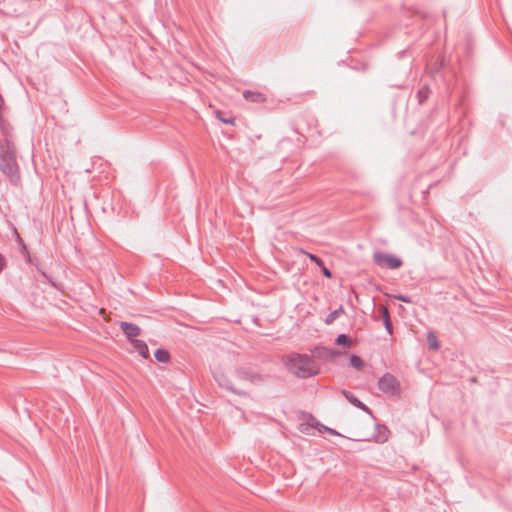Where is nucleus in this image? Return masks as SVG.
I'll return each instance as SVG.
<instances>
[{"label": "nucleus", "mask_w": 512, "mask_h": 512, "mask_svg": "<svg viewBox=\"0 0 512 512\" xmlns=\"http://www.w3.org/2000/svg\"><path fill=\"white\" fill-rule=\"evenodd\" d=\"M0 172L17 187L21 184L20 166L15 145H0Z\"/></svg>", "instance_id": "1"}, {"label": "nucleus", "mask_w": 512, "mask_h": 512, "mask_svg": "<svg viewBox=\"0 0 512 512\" xmlns=\"http://www.w3.org/2000/svg\"><path fill=\"white\" fill-rule=\"evenodd\" d=\"M287 367L298 378L306 379L319 374L320 368L307 354L291 353L287 357Z\"/></svg>", "instance_id": "2"}, {"label": "nucleus", "mask_w": 512, "mask_h": 512, "mask_svg": "<svg viewBox=\"0 0 512 512\" xmlns=\"http://www.w3.org/2000/svg\"><path fill=\"white\" fill-rule=\"evenodd\" d=\"M378 388L388 396L399 395L401 391L399 381L390 373L384 374L379 379Z\"/></svg>", "instance_id": "3"}, {"label": "nucleus", "mask_w": 512, "mask_h": 512, "mask_svg": "<svg viewBox=\"0 0 512 512\" xmlns=\"http://www.w3.org/2000/svg\"><path fill=\"white\" fill-rule=\"evenodd\" d=\"M373 259L375 264L378 266L386 267L389 269H398L403 264L399 257L382 252L375 253Z\"/></svg>", "instance_id": "4"}, {"label": "nucleus", "mask_w": 512, "mask_h": 512, "mask_svg": "<svg viewBox=\"0 0 512 512\" xmlns=\"http://www.w3.org/2000/svg\"><path fill=\"white\" fill-rule=\"evenodd\" d=\"M236 375L240 380L248 381L253 384H259L264 381L263 376L258 373L254 368L249 366H242L236 369Z\"/></svg>", "instance_id": "5"}, {"label": "nucleus", "mask_w": 512, "mask_h": 512, "mask_svg": "<svg viewBox=\"0 0 512 512\" xmlns=\"http://www.w3.org/2000/svg\"><path fill=\"white\" fill-rule=\"evenodd\" d=\"M0 132L2 135L0 145H15L14 128L4 115H0Z\"/></svg>", "instance_id": "6"}, {"label": "nucleus", "mask_w": 512, "mask_h": 512, "mask_svg": "<svg viewBox=\"0 0 512 512\" xmlns=\"http://www.w3.org/2000/svg\"><path fill=\"white\" fill-rule=\"evenodd\" d=\"M311 352L313 357L318 358L324 362H333L336 357L341 355L340 351L324 346H317Z\"/></svg>", "instance_id": "7"}, {"label": "nucleus", "mask_w": 512, "mask_h": 512, "mask_svg": "<svg viewBox=\"0 0 512 512\" xmlns=\"http://www.w3.org/2000/svg\"><path fill=\"white\" fill-rule=\"evenodd\" d=\"M341 393L350 404L361 409L366 414L370 415L374 420H376L372 410L367 405H365L362 401H360L353 393H351L347 390H342Z\"/></svg>", "instance_id": "8"}, {"label": "nucleus", "mask_w": 512, "mask_h": 512, "mask_svg": "<svg viewBox=\"0 0 512 512\" xmlns=\"http://www.w3.org/2000/svg\"><path fill=\"white\" fill-rule=\"evenodd\" d=\"M119 327L130 342L137 339V337L141 334L140 327L131 322L122 321L120 322Z\"/></svg>", "instance_id": "9"}, {"label": "nucleus", "mask_w": 512, "mask_h": 512, "mask_svg": "<svg viewBox=\"0 0 512 512\" xmlns=\"http://www.w3.org/2000/svg\"><path fill=\"white\" fill-rule=\"evenodd\" d=\"M216 381L218 382L219 386L222 388H225V389H227L237 395H240V396H247V393L245 391L236 389L234 387V385L232 384L231 380L229 378H227L225 375L217 376Z\"/></svg>", "instance_id": "10"}, {"label": "nucleus", "mask_w": 512, "mask_h": 512, "mask_svg": "<svg viewBox=\"0 0 512 512\" xmlns=\"http://www.w3.org/2000/svg\"><path fill=\"white\" fill-rule=\"evenodd\" d=\"M243 97L252 103H264L267 98L266 95L259 91L245 90L243 92Z\"/></svg>", "instance_id": "11"}, {"label": "nucleus", "mask_w": 512, "mask_h": 512, "mask_svg": "<svg viewBox=\"0 0 512 512\" xmlns=\"http://www.w3.org/2000/svg\"><path fill=\"white\" fill-rule=\"evenodd\" d=\"M131 344L135 351H137L143 358L149 357V348L145 341L135 339L131 341Z\"/></svg>", "instance_id": "12"}, {"label": "nucleus", "mask_w": 512, "mask_h": 512, "mask_svg": "<svg viewBox=\"0 0 512 512\" xmlns=\"http://www.w3.org/2000/svg\"><path fill=\"white\" fill-rule=\"evenodd\" d=\"M376 429L378 431V433L375 435L376 441L380 443L387 441L389 435V430L387 427L376 424Z\"/></svg>", "instance_id": "13"}, {"label": "nucleus", "mask_w": 512, "mask_h": 512, "mask_svg": "<svg viewBox=\"0 0 512 512\" xmlns=\"http://www.w3.org/2000/svg\"><path fill=\"white\" fill-rule=\"evenodd\" d=\"M429 95H430V88H429V86L428 85L422 86L418 90V92L416 94V98L418 100V103L419 104H423L428 99Z\"/></svg>", "instance_id": "14"}, {"label": "nucleus", "mask_w": 512, "mask_h": 512, "mask_svg": "<svg viewBox=\"0 0 512 512\" xmlns=\"http://www.w3.org/2000/svg\"><path fill=\"white\" fill-rule=\"evenodd\" d=\"M344 313V308L343 306H340L338 309L330 312L324 322L327 324V325H331L337 318H339L342 314Z\"/></svg>", "instance_id": "15"}, {"label": "nucleus", "mask_w": 512, "mask_h": 512, "mask_svg": "<svg viewBox=\"0 0 512 512\" xmlns=\"http://www.w3.org/2000/svg\"><path fill=\"white\" fill-rule=\"evenodd\" d=\"M154 356L156 360L161 363H167L170 360V353L166 349H157L154 353Z\"/></svg>", "instance_id": "16"}, {"label": "nucleus", "mask_w": 512, "mask_h": 512, "mask_svg": "<svg viewBox=\"0 0 512 512\" xmlns=\"http://www.w3.org/2000/svg\"><path fill=\"white\" fill-rule=\"evenodd\" d=\"M14 236H15V240L20 248V251L23 255H28L29 254V251H28V247L27 245L25 244L24 240L21 238L20 234L18 233L17 229L14 228Z\"/></svg>", "instance_id": "17"}, {"label": "nucleus", "mask_w": 512, "mask_h": 512, "mask_svg": "<svg viewBox=\"0 0 512 512\" xmlns=\"http://www.w3.org/2000/svg\"><path fill=\"white\" fill-rule=\"evenodd\" d=\"M428 346L431 350H438L440 345L437 336L434 332H428L427 334Z\"/></svg>", "instance_id": "18"}, {"label": "nucleus", "mask_w": 512, "mask_h": 512, "mask_svg": "<svg viewBox=\"0 0 512 512\" xmlns=\"http://www.w3.org/2000/svg\"><path fill=\"white\" fill-rule=\"evenodd\" d=\"M335 343L337 345H342L349 348L352 345V339L346 334H339L335 340Z\"/></svg>", "instance_id": "19"}, {"label": "nucleus", "mask_w": 512, "mask_h": 512, "mask_svg": "<svg viewBox=\"0 0 512 512\" xmlns=\"http://www.w3.org/2000/svg\"><path fill=\"white\" fill-rule=\"evenodd\" d=\"M350 365L358 370L362 369L364 366L363 360L357 355L350 356Z\"/></svg>", "instance_id": "20"}, {"label": "nucleus", "mask_w": 512, "mask_h": 512, "mask_svg": "<svg viewBox=\"0 0 512 512\" xmlns=\"http://www.w3.org/2000/svg\"><path fill=\"white\" fill-rule=\"evenodd\" d=\"M379 314H380V317L382 318L383 322L387 319H390V313H389V310L388 308L385 306V305H381L380 308H379Z\"/></svg>", "instance_id": "21"}, {"label": "nucleus", "mask_w": 512, "mask_h": 512, "mask_svg": "<svg viewBox=\"0 0 512 512\" xmlns=\"http://www.w3.org/2000/svg\"><path fill=\"white\" fill-rule=\"evenodd\" d=\"M217 117H218V119L221 122H223L225 124L234 125V123H235V119L233 117H231V116H229V117H222L220 111L217 112Z\"/></svg>", "instance_id": "22"}, {"label": "nucleus", "mask_w": 512, "mask_h": 512, "mask_svg": "<svg viewBox=\"0 0 512 512\" xmlns=\"http://www.w3.org/2000/svg\"><path fill=\"white\" fill-rule=\"evenodd\" d=\"M308 258L317 266H323V260L315 254L307 253Z\"/></svg>", "instance_id": "23"}, {"label": "nucleus", "mask_w": 512, "mask_h": 512, "mask_svg": "<svg viewBox=\"0 0 512 512\" xmlns=\"http://www.w3.org/2000/svg\"><path fill=\"white\" fill-rule=\"evenodd\" d=\"M383 323H384V326H385V329L387 330V332L389 334H392L393 333V326H392L391 318L385 320Z\"/></svg>", "instance_id": "24"}, {"label": "nucleus", "mask_w": 512, "mask_h": 512, "mask_svg": "<svg viewBox=\"0 0 512 512\" xmlns=\"http://www.w3.org/2000/svg\"><path fill=\"white\" fill-rule=\"evenodd\" d=\"M319 267L321 268V271L326 278L332 277L331 271L325 266L324 263H323V266H319Z\"/></svg>", "instance_id": "25"}, {"label": "nucleus", "mask_w": 512, "mask_h": 512, "mask_svg": "<svg viewBox=\"0 0 512 512\" xmlns=\"http://www.w3.org/2000/svg\"><path fill=\"white\" fill-rule=\"evenodd\" d=\"M394 298L405 303H411V299L406 295L398 294L395 295Z\"/></svg>", "instance_id": "26"}, {"label": "nucleus", "mask_w": 512, "mask_h": 512, "mask_svg": "<svg viewBox=\"0 0 512 512\" xmlns=\"http://www.w3.org/2000/svg\"><path fill=\"white\" fill-rule=\"evenodd\" d=\"M5 265H6L5 257L0 253V273L4 269Z\"/></svg>", "instance_id": "27"}, {"label": "nucleus", "mask_w": 512, "mask_h": 512, "mask_svg": "<svg viewBox=\"0 0 512 512\" xmlns=\"http://www.w3.org/2000/svg\"><path fill=\"white\" fill-rule=\"evenodd\" d=\"M325 431H327V432H329L330 434H333V435H339V433L337 431H335L334 429L329 428V427H325Z\"/></svg>", "instance_id": "28"}, {"label": "nucleus", "mask_w": 512, "mask_h": 512, "mask_svg": "<svg viewBox=\"0 0 512 512\" xmlns=\"http://www.w3.org/2000/svg\"><path fill=\"white\" fill-rule=\"evenodd\" d=\"M325 427H326V426H324V425H320V428H318V430H319L320 432L325 431Z\"/></svg>", "instance_id": "29"}]
</instances>
